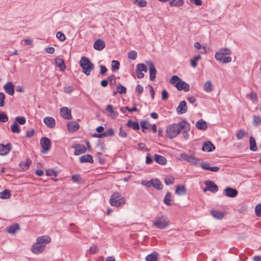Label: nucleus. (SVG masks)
Returning a JSON list of instances; mask_svg holds the SVG:
<instances>
[{"label": "nucleus", "instance_id": "nucleus-1", "mask_svg": "<svg viewBox=\"0 0 261 261\" xmlns=\"http://www.w3.org/2000/svg\"><path fill=\"white\" fill-rule=\"evenodd\" d=\"M180 156L182 159L189 163L191 165L195 166H200L203 169L210 170L212 172H217L219 170V167L217 166L211 167L208 164L202 163L200 159L193 155L182 153L180 154Z\"/></svg>", "mask_w": 261, "mask_h": 261}, {"label": "nucleus", "instance_id": "nucleus-2", "mask_svg": "<svg viewBox=\"0 0 261 261\" xmlns=\"http://www.w3.org/2000/svg\"><path fill=\"white\" fill-rule=\"evenodd\" d=\"M51 241L50 238L48 236H42L37 238L36 242L33 244L31 247V251L36 254L42 253L46 247L47 244Z\"/></svg>", "mask_w": 261, "mask_h": 261}, {"label": "nucleus", "instance_id": "nucleus-3", "mask_svg": "<svg viewBox=\"0 0 261 261\" xmlns=\"http://www.w3.org/2000/svg\"><path fill=\"white\" fill-rule=\"evenodd\" d=\"M184 121L182 120L178 123H173L168 126L166 129L167 137L170 139L175 138L181 132L182 127H186L182 124Z\"/></svg>", "mask_w": 261, "mask_h": 261}, {"label": "nucleus", "instance_id": "nucleus-4", "mask_svg": "<svg viewBox=\"0 0 261 261\" xmlns=\"http://www.w3.org/2000/svg\"><path fill=\"white\" fill-rule=\"evenodd\" d=\"M125 199L119 193H115L112 195L110 199V203L113 206L118 207L125 203Z\"/></svg>", "mask_w": 261, "mask_h": 261}, {"label": "nucleus", "instance_id": "nucleus-5", "mask_svg": "<svg viewBox=\"0 0 261 261\" xmlns=\"http://www.w3.org/2000/svg\"><path fill=\"white\" fill-rule=\"evenodd\" d=\"M141 184L145 186L146 188L153 187L154 188L158 190H162L164 187L160 180L157 178L152 179L148 181L142 180L141 181Z\"/></svg>", "mask_w": 261, "mask_h": 261}, {"label": "nucleus", "instance_id": "nucleus-6", "mask_svg": "<svg viewBox=\"0 0 261 261\" xmlns=\"http://www.w3.org/2000/svg\"><path fill=\"white\" fill-rule=\"evenodd\" d=\"M169 224V221L166 216H161L158 217L153 221L154 226L159 229H164L167 227Z\"/></svg>", "mask_w": 261, "mask_h": 261}, {"label": "nucleus", "instance_id": "nucleus-7", "mask_svg": "<svg viewBox=\"0 0 261 261\" xmlns=\"http://www.w3.org/2000/svg\"><path fill=\"white\" fill-rule=\"evenodd\" d=\"M40 144L42 148L41 152L43 153H46L51 147L50 140L45 137L41 139Z\"/></svg>", "mask_w": 261, "mask_h": 261}, {"label": "nucleus", "instance_id": "nucleus-8", "mask_svg": "<svg viewBox=\"0 0 261 261\" xmlns=\"http://www.w3.org/2000/svg\"><path fill=\"white\" fill-rule=\"evenodd\" d=\"M204 184L206 187L203 189V191H209L212 193H216L218 191V186L212 181H205Z\"/></svg>", "mask_w": 261, "mask_h": 261}, {"label": "nucleus", "instance_id": "nucleus-9", "mask_svg": "<svg viewBox=\"0 0 261 261\" xmlns=\"http://www.w3.org/2000/svg\"><path fill=\"white\" fill-rule=\"evenodd\" d=\"M12 144L8 143L6 145L0 144V155L4 156L7 155L12 149Z\"/></svg>", "mask_w": 261, "mask_h": 261}, {"label": "nucleus", "instance_id": "nucleus-10", "mask_svg": "<svg viewBox=\"0 0 261 261\" xmlns=\"http://www.w3.org/2000/svg\"><path fill=\"white\" fill-rule=\"evenodd\" d=\"M238 192L235 189L227 187L224 190V194L227 197L233 198L237 196Z\"/></svg>", "mask_w": 261, "mask_h": 261}, {"label": "nucleus", "instance_id": "nucleus-11", "mask_svg": "<svg viewBox=\"0 0 261 261\" xmlns=\"http://www.w3.org/2000/svg\"><path fill=\"white\" fill-rule=\"evenodd\" d=\"M61 115L66 119H71L72 118L71 111L67 107H63L60 109Z\"/></svg>", "mask_w": 261, "mask_h": 261}, {"label": "nucleus", "instance_id": "nucleus-12", "mask_svg": "<svg viewBox=\"0 0 261 261\" xmlns=\"http://www.w3.org/2000/svg\"><path fill=\"white\" fill-rule=\"evenodd\" d=\"M176 111L177 113L179 114H182L187 112V103L185 100H182L180 102L176 109Z\"/></svg>", "mask_w": 261, "mask_h": 261}, {"label": "nucleus", "instance_id": "nucleus-13", "mask_svg": "<svg viewBox=\"0 0 261 261\" xmlns=\"http://www.w3.org/2000/svg\"><path fill=\"white\" fill-rule=\"evenodd\" d=\"M4 89L10 95H13L14 93V87L11 82H8L5 85Z\"/></svg>", "mask_w": 261, "mask_h": 261}, {"label": "nucleus", "instance_id": "nucleus-14", "mask_svg": "<svg viewBox=\"0 0 261 261\" xmlns=\"http://www.w3.org/2000/svg\"><path fill=\"white\" fill-rule=\"evenodd\" d=\"M176 88L178 91L184 90L185 92H188L190 90V86L188 84L182 80L177 84Z\"/></svg>", "mask_w": 261, "mask_h": 261}, {"label": "nucleus", "instance_id": "nucleus-15", "mask_svg": "<svg viewBox=\"0 0 261 261\" xmlns=\"http://www.w3.org/2000/svg\"><path fill=\"white\" fill-rule=\"evenodd\" d=\"M75 148L74 155H78L86 151V148L83 145L77 144L73 146Z\"/></svg>", "mask_w": 261, "mask_h": 261}, {"label": "nucleus", "instance_id": "nucleus-16", "mask_svg": "<svg viewBox=\"0 0 261 261\" xmlns=\"http://www.w3.org/2000/svg\"><path fill=\"white\" fill-rule=\"evenodd\" d=\"M45 124L49 128H53L55 126L56 121L54 118L51 117H46L43 119Z\"/></svg>", "mask_w": 261, "mask_h": 261}, {"label": "nucleus", "instance_id": "nucleus-17", "mask_svg": "<svg viewBox=\"0 0 261 261\" xmlns=\"http://www.w3.org/2000/svg\"><path fill=\"white\" fill-rule=\"evenodd\" d=\"M20 229L19 225L17 223L13 224L6 228V231L9 234H14L17 231Z\"/></svg>", "mask_w": 261, "mask_h": 261}, {"label": "nucleus", "instance_id": "nucleus-18", "mask_svg": "<svg viewBox=\"0 0 261 261\" xmlns=\"http://www.w3.org/2000/svg\"><path fill=\"white\" fill-rule=\"evenodd\" d=\"M106 111L109 113V116L113 119L116 118L118 116V112L114 110L113 106L111 105L106 107Z\"/></svg>", "mask_w": 261, "mask_h": 261}, {"label": "nucleus", "instance_id": "nucleus-19", "mask_svg": "<svg viewBox=\"0 0 261 261\" xmlns=\"http://www.w3.org/2000/svg\"><path fill=\"white\" fill-rule=\"evenodd\" d=\"M105 42L101 39H97L93 44V47L97 50H101L105 47Z\"/></svg>", "mask_w": 261, "mask_h": 261}, {"label": "nucleus", "instance_id": "nucleus-20", "mask_svg": "<svg viewBox=\"0 0 261 261\" xmlns=\"http://www.w3.org/2000/svg\"><path fill=\"white\" fill-rule=\"evenodd\" d=\"M214 145L210 141L205 142L203 145L202 150L204 151L211 152L215 149Z\"/></svg>", "mask_w": 261, "mask_h": 261}, {"label": "nucleus", "instance_id": "nucleus-21", "mask_svg": "<svg viewBox=\"0 0 261 261\" xmlns=\"http://www.w3.org/2000/svg\"><path fill=\"white\" fill-rule=\"evenodd\" d=\"M182 124L186 126V127H182L183 137L186 139H187L189 136L188 133L190 130V124L186 120H184Z\"/></svg>", "mask_w": 261, "mask_h": 261}, {"label": "nucleus", "instance_id": "nucleus-22", "mask_svg": "<svg viewBox=\"0 0 261 261\" xmlns=\"http://www.w3.org/2000/svg\"><path fill=\"white\" fill-rule=\"evenodd\" d=\"M80 162L81 163H93V157L91 155H90L89 154H86L83 155L80 158Z\"/></svg>", "mask_w": 261, "mask_h": 261}, {"label": "nucleus", "instance_id": "nucleus-23", "mask_svg": "<svg viewBox=\"0 0 261 261\" xmlns=\"http://www.w3.org/2000/svg\"><path fill=\"white\" fill-rule=\"evenodd\" d=\"M231 53V50L229 48H222L216 53V56H217L219 59H220L221 56H222V55L227 56L230 55Z\"/></svg>", "mask_w": 261, "mask_h": 261}, {"label": "nucleus", "instance_id": "nucleus-24", "mask_svg": "<svg viewBox=\"0 0 261 261\" xmlns=\"http://www.w3.org/2000/svg\"><path fill=\"white\" fill-rule=\"evenodd\" d=\"M67 127L69 131L74 132L79 128V124L75 121L70 122L67 123Z\"/></svg>", "mask_w": 261, "mask_h": 261}, {"label": "nucleus", "instance_id": "nucleus-25", "mask_svg": "<svg viewBox=\"0 0 261 261\" xmlns=\"http://www.w3.org/2000/svg\"><path fill=\"white\" fill-rule=\"evenodd\" d=\"M187 193V190L185 186L183 185H178L176 186L175 189V194L181 196L184 195H186Z\"/></svg>", "mask_w": 261, "mask_h": 261}, {"label": "nucleus", "instance_id": "nucleus-26", "mask_svg": "<svg viewBox=\"0 0 261 261\" xmlns=\"http://www.w3.org/2000/svg\"><path fill=\"white\" fill-rule=\"evenodd\" d=\"M154 159L156 163L161 165H165L167 163L165 157L158 154H154Z\"/></svg>", "mask_w": 261, "mask_h": 261}, {"label": "nucleus", "instance_id": "nucleus-27", "mask_svg": "<svg viewBox=\"0 0 261 261\" xmlns=\"http://www.w3.org/2000/svg\"><path fill=\"white\" fill-rule=\"evenodd\" d=\"M211 214L215 218L219 220L222 219L224 216V214L223 212L217 210H211Z\"/></svg>", "mask_w": 261, "mask_h": 261}, {"label": "nucleus", "instance_id": "nucleus-28", "mask_svg": "<svg viewBox=\"0 0 261 261\" xmlns=\"http://www.w3.org/2000/svg\"><path fill=\"white\" fill-rule=\"evenodd\" d=\"M196 127L200 130H204L207 128V126L205 121L200 119L196 122Z\"/></svg>", "mask_w": 261, "mask_h": 261}, {"label": "nucleus", "instance_id": "nucleus-29", "mask_svg": "<svg viewBox=\"0 0 261 261\" xmlns=\"http://www.w3.org/2000/svg\"><path fill=\"white\" fill-rule=\"evenodd\" d=\"M215 58L217 60L219 61L220 63L223 64H226L230 63L232 59L229 56H226V55H222V56H221L220 59H219L217 57V56H215Z\"/></svg>", "mask_w": 261, "mask_h": 261}, {"label": "nucleus", "instance_id": "nucleus-30", "mask_svg": "<svg viewBox=\"0 0 261 261\" xmlns=\"http://www.w3.org/2000/svg\"><path fill=\"white\" fill-rule=\"evenodd\" d=\"M172 201L173 199L171 193L167 192L164 199V203L167 205H172Z\"/></svg>", "mask_w": 261, "mask_h": 261}, {"label": "nucleus", "instance_id": "nucleus-31", "mask_svg": "<svg viewBox=\"0 0 261 261\" xmlns=\"http://www.w3.org/2000/svg\"><path fill=\"white\" fill-rule=\"evenodd\" d=\"M158 254L156 252H153L147 255L145 257L146 261H158Z\"/></svg>", "mask_w": 261, "mask_h": 261}, {"label": "nucleus", "instance_id": "nucleus-32", "mask_svg": "<svg viewBox=\"0 0 261 261\" xmlns=\"http://www.w3.org/2000/svg\"><path fill=\"white\" fill-rule=\"evenodd\" d=\"M149 79L150 81H153L155 78V75L156 73V70L155 68V66H149Z\"/></svg>", "mask_w": 261, "mask_h": 261}, {"label": "nucleus", "instance_id": "nucleus-33", "mask_svg": "<svg viewBox=\"0 0 261 261\" xmlns=\"http://www.w3.org/2000/svg\"><path fill=\"white\" fill-rule=\"evenodd\" d=\"M250 143V149L252 151H256L257 150V147L254 138L253 137H250L249 139Z\"/></svg>", "mask_w": 261, "mask_h": 261}, {"label": "nucleus", "instance_id": "nucleus-34", "mask_svg": "<svg viewBox=\"0 0 261 261\" xmlns=\"http://www.w3.org/2000/svg\"><path fill=\"white\" fill-rule=\"evenodd\" d=\"M11 130L13 133L19 134L20 132V127L16 121L11 126Z\"/></svg>", "mask_w": 261, "mask_h": 261}, {"label": "nucleus", "instance_id": "nucleus-35", "mask_svg": "<svg viewBox=\"0 0 261 261\" xmlns=\"http://www.w3.org/2000/svg\"><path fill=\"white\" fill-rule=\"evenodd\" d=\"M181 80L178 76L173 75L170 80V83L175 85V87L176 88L177 84H178L179 82L181 81Z\"/></svg>", "mask_w": 261, "mask_h": 261}, {"label": "nucleus", "instance_id": "nucleus-36", "mask_svg": "<svg viewBox=\"0 0 261 261\" xmlns=\"http://www.w3.org/2000/svg\"><path fill=\"white\" fill-rule=\"evenodd\" d=\"M11 196L10 192L8 190H5L0 192V199H6L10 198Z\"/></svg>", "mask_w": 261, "mask_h": 261}, {"label": "nucleus", "instance_id": "nucleus-37", "mask_svg": "<svg viewBox=\"0 0 261 261\" xmlns=\"http://www.w3.org/2000/svg\"><path fill=\"white\" fill-rule=\"evenodd\" d=\"M204 90L206 92H211L213 90V85L211 81H207L204 85Z\"/></svg>", "mask_w": 261, "mask_h": 261}, {"label": "nucleus", "instance_id": "nucleus-38", "mask_svg": "<svg viewBox=\"0 0 261 261\" xmlns=\"http://www.w3.org/2000/svg\"><path fill=\"white\" fill-rule=\"evenodd\" d=\"M252 124L255 127L258 126L261 124V117L258 116H254Z\"/></svg>", "mask_w": 261, "mask_h": 261}, {"label": "nucleus", "instance_id": "nucleus-39", "mask_svg": "<svg viewBox=\"0 0 261 261\" xmlns=\"http://www.w3.org/2000/svg\"><path fill=\"white\" fill-rule=\"evenodd\" d=\"M174 178L172 175H168L165 178V183L166 185H171L174 184Z\"/></svg>", "mask_w": 261, "mask_h": 261}, {"label": "nucleus", "instance_id": "nucleus-40", "mask_svg": "<svg viewBox=\"0 0 261 261\" xmlns=\"http://www.w3.org/2000/svg\"><path fill=\"white\" fill-rule=\"evenodd\" d=\"M80 65H93L90 62L88 58L86 57H82L80 60Z\"/></svg>", "mask_w": 261, "mask_h": 261}, {"label": "nucleus", "instance_id": "nucleus-41", "mask_svg": "<svg viewBox=\"0 0 261 261\" xmlns=\"http://www.w3.org/2000/svg\"><path fill=\"white\" fill-rule=\"evenodd\" d=\"M82 67V71L87 75L90 74L91 70L94 69V66H81Z\"/></svg>", "mask_w": 261, "mask_h": 261}, {"label": "nucleus", "instance_id": "nucleus-42", "mask_svg": "<svg viewBox=\"0 0 261 261\" xmlns=\"http://www.w3.org/2000/svg\"><path fill=\"white\" fill-rule=\"evenodd\" d=\"M133 3L137 4L140 7H145L147 5V2L145 0H134Z\"/></svg>", "mask_w": 261, "mask_h": 261}, {"label": "nucleus", "instance_id": "nucleus-43", "mask_svg": "<svg viewBox=\"0 0 261 261\" xmlns=\"http://www.w3.org/2000/svg\"><path fill=\"white\" fill-rule=\"evenodd\" d=\"M247 97L255 103L257 101V97L255 93L252 92L249 94L247 95Z\"/></svg>", "mask_w": 261, "mask_h": 261}, {"label": "nucleus", "instance_id": "nucleus-44", "mask_svg": "<svg viewBox=\"0 0 261 261\" xmlns=\"http://www.w3.org/2000/svg\"><path fill=\"white\" fill-rule=\"evenodd\" d=\"M117 92L121 94H125L126 92V89L121 84H119L117 87Z\"/></svg>", "mask_w": 261, "mask_h": 261}, {"label": "nucleus", "instance_id": "nucleus-45", "mask_svg": "<svg viewBox=\"0 0 261 261\" xmlns=\"http://www.w3.org/2000/svg\"><path fill=\"white\" fill-rule=\"evenodd\" d=\"M15 121L18 122L20 124L23 125L26 122L25 118L22 116L16 117L15 119Z\"/></svg>", "mask_w": 261, "mask_h": 261}, {"label": "nucleus", "instance_id": "nucleus-46", "mask_svg": "<svg viewBox=\"0 0 261 261\" xmlns=\"http://www.w3.org/2000/svg\"><path fill=\"white\" fill-rule=\"evenodd\" d=\"M128 58L130 60H135L137 56V53L136 51L133 50L129 52L127 54Z\"/></svg>", "mask_w": 261, "mask_h": 261}, {"label": "nucleus", "instance_id": "nucleus-47", "mask_svg": "<svg viewBox=\"0 0 261 261\" xmlns=\"http://www.w3.org/2000/svg\"><path fill=\"white\" fill-rule=\"evenodd\" d=\"M56 37L60 41H63L66 39L65 35L60 31L57 33Z\"/></svg>", "mask_w": 261, "mask_h": 261}, {"label": "nucleus", "instance_id": "nucleus-48", "mask_svg": "<svg viewBox=\"0 0 261 261\" xmlns=\"http://www.w3.org/2000/svg\"><path fill=\"white\" fill-rule=\"evenodd\" d=\"M246 133L243 130L240 129L236 134V137L238 139L240 140L245 136Z\"/></svg>", "mask_w": 261, "mask_h": 261}, {"label": "nucleus", "instance_id": "nucleus-49", "mask_svg": "<svg viewBox=\"0 0 261 261\" xmlns=\"http://www.w3.org/2000/svg\"><path fill=\"white\" fill-rule=\"evenodd\" d=\"M255 214L258 217H261V204H257L255 207Z\"/></svg>", "mask_w": 261, "mask_h": 261}, {"label": "nucleus", "instance_id": "nucleus-50", "mask_svg": "<svg viewBox=\"0 0 261 261\" xmlns=\"http://www.w3.org/2000/svg\"><path fill=\"white\" fill-rule=\"evenodd\" d=\"M46 174L47 176H54L55 177L57 176V174L56 171L53 169H48L46 171Z\"/></svg>", "mask_w": 261, "mask_h": 261}, {"label": "nucleus", "instance_id": "nucleus-51", "mask_svg": "<svg viewBox=\"0 0 261 261\" xmlns=\"http://www.w3.org/2000/svg\"><path fill=\"white\" fill-rule=\"evenodd\" d=\"M119 135L121 138H126L127 136V133L122 129V127L121 126L119 128Z\"/></svg>", "mask_w": 261, "mask_h": 261}, {"label": "nucleus", "instance_id": "nucleus-52", "mask_svg": "<svg viewBox=\"0 0 261 261\" xmlns=\"http://www.w3.org/2000/svg\"><path fill=\"white\" fill-rule=\"evenodd\" d=\"M8 118L7 116L3 113H0V121L2 122H6L8 121Z\"/></svg>", "mask_w": 261, "mask_h": 261}, {"label": "nucleus", "instance_id": "nucleus-53", "mask_svg": "<svg viewBox=\"0 0 261 261\" xmlns=\"http://www.w3.org/2000/svg\"><path fill=\"white\" fill-rule=\"evenodd\" d=\"M93 137L101 138H103V137H109V136L107 134V133L106 132V131H105L101 134H95L93 135Z\"/></svg>", "mask_w": 261, "mask_h": 261}, {"label": "nucleus", "instance_id": "nucleus-54", "mask_svg": "<svg viewBox=\"0 0 261 261\" xmlns=\"http://www.w3.org/2000/svg\"><path fill=\"white\" fill-rule=\"evenodd\" d=\"M5 99V94L0 92V107H3L4 106V100Z\"/></svg>", "mask_w": 261, "mask_h": 261}, {"label": "nucleus", "instance_id": "nucleus-55", "mask_svg": "<svg viewBox=\"0 0 261 261\" xmlns=\"http://www.w3.org/2000/svg\"><path fill=\"white\" fill-rule=\"evenodd\" d=\"M201 58V57L200 55H198L196 56L194 59H192L191 60V65H196L197 64V62L199 60H200Z\"/></svg>", "mask_w": 261, "mask_h": 261}, {"label": "nucleus", "instance_id": "nucleus-56", "mask_svg": "<svg viewBox=\"0 0 261 261\" xmlns=\"http://www.w3.org/2000/svg\"><path fill=\"white\" fill-rule=\"evenodd\" d=\"M56 65H64V60L60 58H57L55 60Z\"/></svg>", "mask_w": 261, "mask_h": 261}, {"label": "nucleus", "instance_id": "nucleus-57", "mask_svg": "<svg viewBox=\"0 0 261 261\" xmlns=\"http://www.w3.org/2000/svg\"><path fill=\"white\" fill-rule=\"evenodd\" d=\"M168 93L166 90H163L162 92V98L163 100L168 98Z\"/></svg>", "mask_w": 261, "mask_h": 261}, {"label": "nucleus", "instance_id": "nucleus-58", "mask_svg": "<svg viewBox=\"0 0 261 261\" xmlns=\"http://www.w3.org/2000/svg\"><path fill=\"white\" fill-rule=\"evenodd\" d=\"M143 90L144 88L143 86L140 85H137L135 89L136 91L140 94L142 93Z\"/></svg>", "mask_w": 261, "mask_h": 261}, {"label": "nucleus", "instance_id": "nucleus-59", "mask_svg": "<svg viewBox=\"0 0 261 261\" xmlns=\"http://www.w3.org/2000/svg\"><path fill=\"white\" fill-rule=\"evenodd\" d=\"M130 127L133 128L135 130H139L140 128L139 123L137 121H134Z\"/></svg>", "mask_w": 261, "mask_h": 261}, {"label": "nucleus", "instance_id": "nucleus-60", "mask_svg": "<svg viewBox=\"0 0 261 261\" xmlns=\"http://www.w3.org/2000/svg\"><path fill=\"white\" fill-rule=\"evenodd\" d=\"M136 73L138 79H142L144 77V73L141 70H139L137 68L136 70Z\"/></svg>", "mask_w": 261, "mask_h": 261}, {"label": "nucleus", "instance_id": "nucleus-61", "mask_svg": "<svg viewBox=\"0 0 261 261\" xmlns=\"http://www.w3.org/2000/svg\"><path fill=\"white\" fill-rule=\"evenodd\" d=\"M146 163L150 164L153 162V160L150 154H147L146 158Z\"/></svg>", "mask_w": 261, "mask_h": 261}, {"label": "nucleus", "instance_id": "nucleus-62", "mask_svg": "<svg viewBox=\"0 0 261 261\" xmlns=\"http://www.w3.org/2000/svg\"><path fill=\"white\" fill-rule=\"evenodd\" d=\"M140 125L142 127V130L143 132H144L145 129L148 128V124L144 121L141 122Z\"/></svg>", "mask_w": 261, "mask_h": 261}, {"label": "nucleus", "instance_id": "nucleus-63", "mask_svg": "<svg viewBox=\"0 0 261 261\" xmlns=\"http://www.w3.org/2000/svg\"><path fill=\"white\" fill-rule=\"evenodd\" d=\"M34 134V130L33 129H31V130H28L26 132V136L28 138H31Z\"/></svg>", "mask_w": 261, "mask_h": 261}, {"label": "nucleus", "instance_id": "nucleus-64", "mask_svg": "<svg viewBox=\"0 0 261 261\" xmlns=\"http://www.w3.org/2000/svg\"><path fill=\"white\" fill-rule=\"evenodd\" d=\"M72 180L74 182H78L80 180L79 174H76L72 175Z\"/></svg>", "mask_w": 261, "mask_h": 261}]
</instances>
